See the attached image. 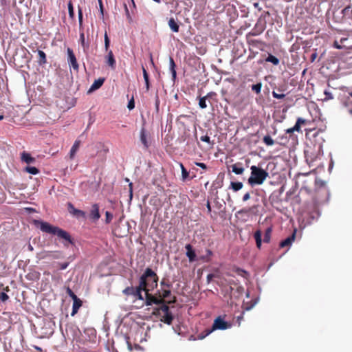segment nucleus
Listing matches in <instances>:
<instances>
[{"instance_id":"1","label":"nucleus","mask_w":352,"mask_h":352,"mask_svg":"<svg viewBox=\"0 0 352 352\" xmlns=\"http://www.w3.org/2000/svg\"><path fill=\"white\" fill-rule=\"evenodd\" d=\"M34 224L37 228H39L42 232L56 235L60 239H63L65 241L63 244L65 247H68L69 244L74 243L70 234L67 231L57 226H52L47 222L40 220H34Z\"/></svg>"},{"instance_id":"2","label":"nucleus","mask_w":352,"mask_h":352,"mask_svg":"<svg viewBox=\"0 0 352 352\" xmlns=\"http://www.w3.org/2000/svg\"><path fill=\"white\" fill-rule=\"evenodd\" d=\"M158 279L157 274L151 268L147 267L140 276L139 283H143V287L151 292L157 287Z\"/></svg>"},{"instance_id":"3","label":"nucleus","mask_w":352,"mask_h":352,"mask_svg":"<svg viewBox=\"0 0 352 352\" xmlns=\"http://www.w3.org/2000/svg\"><path fill=\"white\" fill-rule=\"evenodd\" d=\"M251 175L248 178V184L254 186V185H261L269 176L268 173L256 166H252L250 167Z\"/></svg>"},{"instance_id":"4","label":"nucleus","mask_w":352,"mask_h":352,"mask_svg":"<svg viewBox=\"0 0 352 352\" xmlns=\"http://www.w3.org/2000/svg\"><path fill=\"white\" fill-rule=\"evenodd\" d=\"M231 327V324L225 321L221 316L217 317L212 324V326L210 329H206L202 333L198 335V338L202 340L210 334L213 331L219 329V330H226Z\"/></svg>"},{"instance_id":"5","label":"nucleus","mask_w":352,"mask_h":352,"mask_svg":"<svg viewBox=\"0 0 352 352\" xmlns=\"http://www.w3.org/2000/svg\"><path fill=\"white\" fill-rule=\"evenodd\" d=\"M322 153V149L321 145H318L317 147L314 146V148L309 146L305 151V159L309 166L313 165L316 161L320 159Z\"/></svg>"},{"instance_id":"6","label":"nucleus","mask_w":352,"mask_h":352,"mask_svg":"<svg viewBox=\"0 0 352 352\" xmlns=\"http://www.w3.org/2000/svg\"><path fill=\"white\" fill-rule=\"evenodd\" d=\"M155 314L160 317V320L165 324H171L173 320V316L170 311L169 307L165 302L155 311Z\"/></svg>"},{"instance_id":"7","label":"nucleus","mask_w":352,"mask_h":352,"mask_svg":"<svg viewBox=\"0 0 352 352\" xmlns=\"http://www.w3.org/2000/svg\"><path fill=\"white\" fill-rule=\"evenodd\" d=\"M145 304L148 306L155 305H162L165 300L162 298H159L157 296H153L150 294V292H147L145 294Z\"/></svg>"},{"instance_id":"8","label":"nucleus","mask_w":352,"mask_h":352,"mask_svg":"<svg viewBox=\"0 0 352 352\" xmlns=\"http://www.w3.org/2000/svg\"><path fill=\"white\" fill-rule=\"evenodd\" d=\"M63 258L61 251H44L41 253L40 258L60 259Z\"/></svg>"},{"instance_id":"9","label":"nucleus","mask_w":352,"mask_h":352,"mask_svg":"<svg viewBox=\"0 0 352 352\" xmlns=\"http://www.w3.org/2000/svg\"><path fill=\"white\" fill-rule=\"evenodd\" d=\"M67 52L68 55L67 60L69 66L72 67L74 70L78 71L79 69V65L73 50L70 48H67Z\"/></svg>"},{"instance_id":"10","label":"nucleus","mask_w":352,"mask_h":352,"mask_svg":"<svg viewBox=\"0 0 352 352\" xmlns=\"http://www.w3.org/2000/svg\"><path fill=\"white\" fill-rule=\"evenodd\" d=\"M67 209L70 214L78 218L84 219L86 217V214L84 211L75 208L74 205L70 202L67 204Z\"/></svg>"},{"instance_id":"11","label":"nucleus","mask_w":352,"mask_h":352,"mask_svg":"<svg viewBox=\"0 0 352 352\" xmlns=\"http://www.w3.org/2000/svg\"><path fill=\"white\" fill-rule=\"evenodd\" d=\"M142 292H144V293L146 294V292H148V289H145V287H143V283L140 284L139 283L138 286L135 287V292L133 293V296L136 299L144 300V298L142 295Z\"/></svg>"},{"instance_id":"12","label":"nucleus","mask_w":352,"mask_h":352,"mask_svg":"<svg viewBox=\"0 0 352 352\" xmlns=\"http://www.w3.org/2000/svg\"><path fill=\"white\" fill-rule=\"evenodd\" d=\"M140 138L142 144L144 146V148L145 149L148 148V147L150 146V143L148 141V134L145 128L144 127H142L140 130Z\"/></svg>"},{"instance_id":"13","label":"nucleus","mask_w":352,"mask_h":352,"mask_svg":"<svg viewBox=\"0 0 352 352\" xmlns=\"http://www.w3.org/2000/svg\"><path fill=\"white\" fill-rule=\"evenodd\" d=\"M89 217L94 221H98L100 218L98 204H94L92 205L91 210L89 213Z\"/></svg>"},{"instance_id":"14","label":"nucleus","mask_w":352,"mask_h":352,"mask_svg":"<svg viewBox=\"0 0 352 352\" xmlns=\"http://www.w3.org/2000/svg\"><path fill=\"white\" fill-rule=\"evenodd\" d=\"M107 52L108 54L105 56L106 63L111 69H115L116 62L113 52L111 50Z\"/></svg>"},{"instance_id":"15","label":"nucleus","mask_w":352,"mask_h":352,"mask_svg":"<svg viewBox=\"0 0 352 352\" xmlns=\"http://www.w3.org/2000/svg\"><path fill=\"white\" fill-rule=\"evenodd\" d=\"M186 250V256L188 258L190 262H194L196 260V254L190 244H186L185 246Z\"/></svg>"},{"instance_id":"16","label":"nucleus","mask_w":352,"mask_h":352,"mask_svg":"<svg viewBox=\"0 0 352 352\" xmlns=\"http://www.w3.org/2000/svg\"><path fill=\"white\" fill-rule=\"evenodd\" d=\"M265 30L263 25L256 23L250 32L247 34L249 36H254L261 34Z\"/></svg>"},{"instance_id":"17","label":"nucleus","mask_w":352,"mask_h":352,"mask_svg":"<svg viewBox=\"0 0 352 352\" xmlns=\"http://www.w3.org/2000/svg\"><path fill=\"white\" fill-rule=\"evenodd\" d=\"M82 300L78 298H76L75 299L73 300V305H72V316H74V315H76L80 307L82 306Z\"/></svg>"},{"instance_id":"18","label":"nucleus","mask_w":352,"mask_h":352,"mask_svg":"<svg viewBox=\"0 0 352 352\" xmlns=\"http://www.w3.org/2000/svg\"><path fill=\"white\" fill-rule=\"evenodd\" d=\"M296 237V232H294L291 236L283 240L280 243V248L289 247L292 245Z\"/></svg>"},{"instance_id":"19","label":"nucleus","mask_w":352,"mask_h":352,"mask_svg":"<svg viewBox=\"0 0 352 352\" xmlns=\"http://www.w3.org/2000/svg\"><path fill=\"white\" fill-rule=\"evenodd\" d=\"M247 42L249 45H252L256 47H261L263 45V43L261 41L256 40L252 38V36H249L248 35H246Z\"/></svg>"},{"instance_id":"20","label":"nucleus","mask_w":352,"mask_h":352,"mask_svg":"<svg viewBox=\"0 0 352 352\" xmlns=\"http://www.w3.org/2000/svg\"><path fill=\"white\" fill-rule=\"evenodd\" d=\"M80 140H76L70 150V152H69V157L71 160H72L76 152L78 151L79 147H80Z\"/></svg>"},{"instance_id":"21","label":"nucleus","mask_w":352,"mask_h":352,"mask_svg":"<svg viewBox=\"0 0 352 352\" xmlns=\"http://www.w3.org/2000/svg\"><path fill=\"white\" fill-rule=\"evenodd\" d=\"M21 160L27 164H32L35 162V158L32 157L30 153L23 152L21 154Z\"/></svg>"},{"instance_id":"22","label":"nucleus","mask_w":352,"mask_h":352,"mask_svg":"<svg viewBox=\"0 0 352 352\" xmlns=\"http://www.w3.org/2000/svg\"><path fill=\"white\" fill-rule=\"evenodd\" d=\"M168 26L170 28V30L174 32H178L179 31V25L178 23L175 21V20L173 18H170L168 20Z\"/></svg>"},{"instance_id":"23","label":"nucleus","mask_w":352,"mask_h":352,"mask_svg":"<svg viewBox=\"0 0 352 352\" xmlns=\"http://www.w3.org/2000/svg\"><path fill=\"white\" fill-rule=\"evenodd\" d=\"M232 170L236 175H241L244 172V168L241 163H236L232 166Z\"/></svg>"},{"instance_id":"24","label":"nucleus","mask_w":352,"mask_h":352,"mask_svg":"<svg viewBox=\"0 0 352 352\" xmlns=\"http://www.w3.org/2000/svg\"><path fill=\"white\" fill-rule=\"evenodd\" d=\"M104 78H100L97 80H95L94 83L91 85L90 90L94 91L99 89L104 83Z\"/></svg>"},{"instance_id":"25","label":"nucleus","mask_w":352,"mask_h":352,"mask_svg":"<svg viewBox=\"0 0 352 352\" xmlns=\"http://www.w3.org/2000/svg\"><path fill=\"white\" fill-rule=\"evenodd\" d=\"M38 63L39 65H43L47 63V58L45 53L42 50H38Z\"/></svg>"},{"instance_id":"26","label":"nucleus","mask_w":352,"mask_h":352,"mask_svg":"<svg viewBox=\"0 0 352 352\" xmlns=\"http://www.w3.org/2000/svg\"><path fill=\"white\" fill-rule=\"evenodd\" d=\"M156 295H158L159 298L164 300V298L170 295V288H162V292L160 291H157V294H156Z\"/></svg>"},{"instance_id":"27","label":"nucleus","mask_w":352,"mask_h":352,"mask_svg":"<svg viewBox=\"0 0 352 352\" xmlns=\"http://www.w3.org/2000/svg\"><path fill=\"white\" fill-rule=\"evenodd\" d=\"M261 236H262V233H261V230H256L254 232V237L255 239L256 247L258 248H261V243H262Z\"/></svg>"},{"instance_id":"28","label":"nucleus","mask_w":352,"mask_h":352,"mask_svg":"<svg viewBox=\"0 0 352 352\" xmlns=\"http://www.w3.org/2000/svg\"><path fill=\"white\" fill-rule=\"evenodd\" d=\"M342 104L344 105V107L347 109L348 111L352 114V100L351 99L348 97L343 100V98L342 99Z\"/></svg>"},{"instance_id":"29","label":"nucleus","mask_w":352,"mask_h":352,"mask_svg":"<svg viewBox=\"0 0 352 352\" xmlns=\"http://www.w3.org/2000/svg\"><path fill=\"white\" fill-rule=\"evenodd\" d=\"M80 42L81 43L82 47H83L84 51L85 52L89 49V45L88 43L85 42V34L83 32H81L80 34Z\"/></svg>"},{"instance_id":"30","label":"nucleus","mask_w":352,"mask_h":352,"mask_svg":"<svg viewBox=\"0 0 352 352\" xmlns=\"http://www.w3.org/2000/svg\"><path fill=\"white\" fill-rule=\"evenodd\" d=\"M169 61H170V70L171 72L173 78L175 79V78H176V70H175L176 65H175V61L172 57H170Z\"/></svg>"},{"instance_id":"31","label":"nucleus","mask_w":352,"mask_h":352,"mask_svg":"<svg viewBox=\"0 0 352 352\" xmlns=\"http://www.w3.org/2000/svg\"><path fill=\"white\" fill-rule=\"evenodd\" d=\"M272 232V228H267L265 232L263 241L265 243H270L271 239V234Z\"/></svg>"},{"instance_id":"32","label":"nucleus","mask_w":352,"mask_h":352,"mask_svg":"<svg viewBox=\"0 0 352 352\" xmlns=\"http://www.w3.org/2000/svg\"><path fill=\"white\" fill-rule=\"evenodd\" d=\"M230 186H231V188H232V190L236 192V191L241 190L243 188V183L240 182H232L230 184Z\"/></svg>"},{"instance_id":"33","label":"nucleus","mask_w":352,"mask_h":352,"mask_svg":"<svg viewBox=\"0 0 352 352\" xmlns=\"http://www.w3.org/2000/svg\"><path fill=\"white\" fill-rule=\"evenodd\" d=\"M262 83L258 82L255 85H252L251 86V89L252 91L255 92L256 94H259L261 91Z\"/></svg>"},{"instance_id":"34","label":"nucleus","mask_w":352,"mask_h":352,"mask_svg":"<svg viewBox=\"0 0 352 352\" xmlns=\"http://www.w3.org/2000/svg\"><path fill=\"white\" fill-rule=\"evenodd\" d=\"M266 61L270 62L273 63L274 65H277L279 64V59L272 54H270L267 56V58H266Z\"/></svg>"},{"instance_id":"35","label":"nucleus","mask_w":352,"mask_h":352,"mask_svg":"<svg viewBox=\"0 0 352 352\" xmlns=\"http://www.w3.org/2000/svg\"><path fill=\"white\" fill-rule=\"evenodd\" d=\"M180 167H181V170H182V180L183 181H185L189 176V173L188 171L185 168L184 166L183 165V164L180 163Z\"/></svg>"},{"instance_id":"36","label":"nucleus","mask_w":352,"mask_h":352,"mask_svg":"<svg viewBox=\"0 0 352 352\" xmlns=\"http://www.w3.org/2000/svg\"><path fill=\"white\" fill-rule=\"evenodd\" d=\"M135 292V287L133 286L126 287L123 291L122 293L125 296H133Z\"/></svg>"},{"instance_id":"37","label":"nucleus","mask_w":352,"mask_h":352,"mask_svg":"<svg viewBox=\"0 0 352 352\" xmlns=\"http://www.w3.org/2000/svg\"><path fill=\"white\" fill-rule=\"evenodd\" d=\"M263 142L267 146H272L274 144V140L270 135H265L263 138Z\"/></svg>"},{"instance_id":"38","label":"nucleus","mask_w":352,"mask_h":352,"mask_svg":"<svg viewBox=\"0 0 352 352\" xmlns=\"http://www.w3.org/2000/svg\"><path fill=\"white\" fill-rule=\"evenodd\" d=\"M342 14L344 16H347L349 18L352 17V8H351V7L350 6H348L345 7L342 10Z\"/></svg>"},{"instance_id":"39","label":"nucleus","mask_w":352,"mask_h":352,"mask_svg":"<svg viewBox=\"0 0 352 352\" xmlns=\"http://www.w3.org/2000/svg\"><path fill=\"white\" fill-rule=\"evenodd\" d=\"M234 272H236V274L237 275L241 276L244 278H247L248 276V273L245 270L240 269L239 267L236 268Z\"/></svg>"},{"instance_id":"40","label":"nucleus","mask_w":352,"mask_h":352,"mask_svg":"<svg viewBox=\"0 0 352 352\" xmlns=\"http://www.w3.org/2000/svg\"><path fill=\"white\" fill-rule=\"evenodd\" d=\"M199 106L201 109H206L207 107L206 97H199Z\"/></svg>"},{"instance_id":"41","label":"nucleus","mask_w":352,"mask_h":352,"mask_svg":"<svg viewBox=\"0 0 352 352\" xmlns=\"http://www.w3.org/2000/svg\"><path fill=\"white\" fill-rule=\"evenodd\" d=\"M25 170L32 175H36L39 173L38 169L34 166H27Z\"/></svg>"},{"instance_id":"42","label":"nucleus","mask_w":352,"mask_h":352,"mask_svg":"<svg viewBox=\"0 0 352 352\" xmlns=\"http://www.w3.org/2000/svg\"><path fill=\"white\" fill-rule=\"evenodd\" d=\"M104 49H105V51H109V48L110 41H109V36H108L107 32L104 33Z\"/></svg>"},{"instance_id":"43","label":"nucleus","mask_w":352,"mask_h":352,"mask_svg":"<svg viewBox=\"0 0 352 352\" xmlns=\"http://www.w3.org/2000/svg\"><path fill=\"white\" fill-rule=\"evenodd\" d=\"M105 217H106L105 218V223L107 224H109L112 221L113 217V214L110 212L106 211V212H105Z\"/></svg>"},{"instance_id":"44","label":"nucleus","mask_w":352,"mask_h":352,"mask_svg":"<svg viewBox=\"0 0 352 352\" xmlns=\"http://www.w3.org/2000/svg\"><path fill=\"white\" fill-rule=\"evenodd\" d=\"M68 12H69V16L71 18H74V8H73L72 3L71 2H69L68 3Z\"/></svg>"},{"instance_id":"45","label":"nucleus","mask_w":352,"mask_h":352,"mask_svg":"<svg viewBox=\"0 0 352 352\" xmlns=\"http://www.w3.org/2000/svg\"><path fill=\"white\" fill-rule=\"evenodd\" d=\"M66 293L72 298V300L78 298L74 292L68 287L66 289Z\"/></svg>"},{"instance_id":"46","label":"nucleus","mask_w":352,"mask_h":352,"mask_svg":"<svg viewBox=\"0 0 352 352\" xmlns=\"http://www.w3.org/2000/svg\"><path fill=\"white\" fill-rule=\"evenodd\" d=\"M160 285L163 288H170L171 286L168 280L166 281L164 278L162 280Z\"/></svg>"},{"instance_id":"47","label":"nucleus","mask_w":352,"mask_h":352,"mask_svg":"<svg viewBox=\"0 0 352 352\" xmlns=\"http://www.w3.org/2000/svg\"><path fill=\"white\" fill-rule=\"evenodd\" d=\"M324 94L325 95V98H324V100H331L333 98L332 94L329 91L325 90L324 91Z\"/></svg>"},{"instance_id":"48","label":"nucleus","mask_w":352,"mask_h":352,"mask_svg":"<svg viewBox=\"0 0 352 352\" xmlns=\"http://www.w3.org/2000/svg\"><path fill=\"white\" fill-rule=\"evenodd\" d=\"M200 140L202 141V142H207L211 145H213V142H211L210 141V138L208 135H203L200 138Z\"/></svg>"},{"instance_id":"49","label":"nucleus","mask_w":352,"mask_h":352,"mask_svg":"<svg viewBox=\"0 0 352 352\" xmlns=\"http://www.w3.org/2000/svg\"><path fill=\"white\" fill-rule=\"evenodd\" d=\"M78 21L80 29H81L82 26V12L80 8L78 9Z\"/></svg>"},{"instance_id":"50","label":"nucleus","mask_w":352,"mask_h":352,"mask_svg":"<svg viewBox=\"0 0 352 352\" xmlns=\"http://www.w3.org/2000/svg\"><path fill=\"white\" fill-rule=\"evenodd\" d=\"M272 96L274 98L276 99H283L285 97V95L283 94H278L275 92L274 91H272Z\"/></svg>"},{"instance_id":"51","label":"nucleus","mask_w":352,"mask_h":352,"mask_svg":"<svg viewBox=\"0 0 352 352\" xmlns=\"http://www.w3.org/2000/svg\"><path fill=\"white\" fill-rule=\"evenodd\" d=\"M69 262L59 263L58 265H59V269L60 270H65L69 266Z\"/></svg>"},{"instance_id":"52","label":"nucleus","mask_w":352,"mask_h":352,"mask_svg":"<svg viewBox=\"0 0 352 352\" xmlns=\"http://www.w3.org/2000/svg\"><path fill=\"white\" fill-rule=\"evenodd\" d=\"M8 298H9V296L5 292H0V299L3 302L6 301L7 300H8Z\"/></svg>"},{"instance_id":"53","label":"nucleus","mask_w":352,"mask_h":352,"mask_svg":"<svg viewBox=\"0 0 352 352\" xmlns=\"http://www.w3.org/2000/svg\"><path fill=\"white\" fill-rule=\"evenodd\" d=\"M127 107L129 108V109L131 110L133 109H134L135 107V102H134V100L133 98H132L128 103V105H127Z\"/></svg>"},{"instance_id":"54","label":"nucleus","mask_w":352,"mask_h":352,"mask_svg":"<svg viewBox=\"0 0 352 352\" xmlns=\"http://www.w3.org/2000/svg\"><path fill=\"white\" fill-rule=\"evenodd\" d=\"M252 208H243L241 209V210L239 211V214H248L250 211H251Z\"/></svg>"},{"instance_id":"55","label":"nucleus","mask_w":352,"mask_h":352,"mask_svg":"<svg viewBox=\"0 0 352 352\" xmlns=\"http://www.w3.org/2000/svg\"><path fill=\"white\" fill-rule=\"evenodd\" d=\"M160 102V101L159 96L157 94H156V96H155V108H156L157 111H159Z\"/></svg>"},{"instance_id":"56","label":"nucleus","mask_w":352,"mask_h":352,"mask_svg":"<svg viewBox=\"0 0 352 352\" xmlns=\"http://www.w3.org/2000/svg\"><path fill=\"white\" fill-rule=\"evenodd\" d=\"M293 127H294V129L295 131H298V132L301 131H300L301 124H300V123H298L297 120H296L295 125Z\"/></svg>"},{"instance_id":"57","label":"nucleus","mask_w":352,"mask_h":352,"mask_svg":"<svg viewBox=\"0 0 352 352\" xmlns=\"http://www.w3.org/2000/svg\"><path fill=\"white\" fill-rule=\"evenodd\" d=\"M333 47L336 49H338V50H340V49H342V47L341 46V45L339 43L338 41H335L333 42Z\"/></svg>"},{"instance_id":"58","label":"nucleus","mask_w":352,"mask_h":352,"mask_svg":"<svg viewBox=\"0 0 352 352\" xmlns=\"http://www.w3.org/2000/svg\"><path fill=\"white\" fill-rule=\"evenodd\" d=\"M297 121L298 123H300V124H306L307 123H308V120H305V119H303L302 118H298L297 119Z\"/></svg>"},{"instance_id":"59","label":"nucleus","mask_w":352,"mask_h":352,"mask_svg":"<svg viewBox=\"0 0 352 352\" xmlns=\"http://www.w3.org/2000/svg\"><path fill=\"white\" fill-rule=\"evenodd\" d=\"M195 164H196L197 166H199V167H200V168H203V169H206V168H207V166H206V164H204V163H202V162H196V163H195Z\"/></svg>"},{"instance_id":"60","label":"nucleus","mask_w":352,"mask_h":352,"mask_svg":"<svg viewBox=\"0 0 352 352\" xmlns=\"http://www.w3.org/2000/svg\"><path fill=\"white\" fill-rule=\"evenodd\" d=\"M217 96V94L215 92L211 91V92L208 93L207 95L205 96L204 97H206V99H208V98H212L213 96Z\"/></svg>"},{"instance_id":"61","label":"nucleus","mask_w":352,"mask_h":352,"mask_svg":"<svg viewBox=\"0 0 352 352\" xmlns=\"http://www.w3.org/2000/svg\"><path fill=\"white\" fill-rule=\"evenodd\" d=\"M250 192H247V193H245V194L243 195V201H248V199H250Z\"/></svg>"},{"instance_id":"62","label":"nucleus","mask_w":352,"mask_h":352,"mask_svg":"<svg viewBox=\"0 0 352 352\" xmlns=\"http://www.w3.org/2000/svg\"><path fill=\"white\" fill-rule=\"evenodd\" d=\"M214 277V275L213 274H209L207 276V282L209 283L212 279Z\"/></svg>"},{"instance_id":"63","label":"nucleus","mask_w":352,"mask_h":352,"mask_svg":"<svg viewBox=\"0 0 352 352\" xmlns=\"http://www.w3.org/2000/svg\"><path fill=\"white\" fill-rule=\"evenodd\" d=\"M133 184L132 183L129 184V192H130V197L131 198L133 196V188H132Z\"/></svg>"},{"instance_id":"64","label":"nucleus","mask_w":352,"mask_h":352,"mask_svg":"<svg viewBox=\"0 0 352 352\" xmlns=\"http://www.w3.org/2000/svg\"><path fill=\"white\" fill-rule=\"evenodd\" d=\"M294 131H295L294 129V127L289 128V129L286 130V133H289V134L293 133Z\"/></svg>"}]
</instances>
